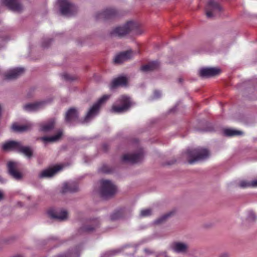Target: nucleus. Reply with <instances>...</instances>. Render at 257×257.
I'll use <instances>...</instances> for the list:
<instances>
[{
  "instance_id": "f257e3e1",
  "label": "nucleus",
  "mask_w": 257,
  "mask_h": 257,
  "mask_svg": "<svg viewBox=\"0 0 257 257\" xmlns=\"http://www.w3.org/2000/svg\"><path fill=\"white\" fill-rule=\"evenodd\" d=\"M109 97L108 95H104L98 101L94 104L89 109L85 116L83 119H79V112L74 107L70 108L66 112L65 119L68 123L78 121L81 123L89 122L98 113L101 105L105 102Z\"/></svg>"
},
{
  "instance_id": "f03ea898",
  "label": "nucleus",
  "mask_w": 257,
  "mask_h": 257,
  "mask_svg": "<svg viewBox=\"0 0 257 257\" xmlns=\"http://www.w3.org/2000/svg\"><path fill=\"white\" fill-rule=\"evenodd\" d=\"M139 24L136 22H127L122 27H117L114 28L110 33L113 36L119 37H123L131 32H134L135 34L138 33Z\"/></svg>"
},
{
  "instance_id": "7ed1b4c3",
  "label": "nucleus",
  "mask_w": 257,
  "mask_h": 257,
  "mask_svg": "<svg viewBox=\"0 0 257 257\" xmlns=\"http://www.w3.org/2000/svg\"><path fill=\"white\" fill-rule=\"evenodd\" d=\"M189 164L194 163L207 158L209 155V152L206 149L198 148L196 149H189L186 151Z\"/></svg>"
},
{
  "instance_id": "20e7f679",
  "label": "nucleus",
  "mask_w": 257,
  "mask_h": 257,
  "mask_svg": "<svg viewBox=\"0 0 257 257\" xmlns=\"http://www.w3.org/2000/svg\"><path fill=\"white\" fill-rule=\"evenodd\" d=\"M132 104L130 97L122 95L117 100L116 103L112 105L111 111L115 113H122L128 110Z\"/></svg>"
},
{
  "instance_id": "39448f33",
  "label": "nucleus",
  "mask_w": 257,
  "mask_h": 257,
  "mask_svg": "<svg viewBox=\"0 0 257 257\" xmlns=\"http://www.w3.org/2000/svg\"><path fill=\"white\" fill-rule=\"evenodd\" d=\"M100 195L103 198L113 196L117 190L116 187L109 180H102L100 181Z\"/></svg>"
},
{
  "instance_id": "423d86ee",
  "label": "nucleus",
  "mask_w": 257,
  "mask_h": 257,
  "mask_svg": "<svg viewBox=\"0 0 257 257\" xmlns=\"http://www.w3.org/2000/svg\"><path fill=\"white\" fill-rule=\"evenodd\" d=\"M60 11L62 15L72 16L76 13L77 9L68 0H59Z\"/></svg>"
},
{
  "instance_id": "0eeeda50",
  "label": "nucleus",
  "mask_w": 257,
  "mask_h": 257,
  "mask_svg": "<svg viewBox=\"0 0 257 257\" xmlns=\"http://www.w3.org/2000/svg\"><path fill=\"white\" fill-rule=\"evenodd\" d=\"M8 171L9 175L16 180H20L23 175L19 171V164L17 162L10 161L7 163Z\"/></svg>"
},
{
  "instance_id": "6e6552de",
  "label": "nucleus",
  "mask_w": 257,
  "mask_h": 257,
  "mask_svg": "<svg viewBox=\"0 0 257 257\" xmlns=\"http://www.w3.org/2000/svg\"><path fill=\"white\" fill-rule=\"evenodd\" d=\"M221 9V7L218 3L213 0H208L206 9V15L207 18H212L217 13L220 12Z\"/></svg>"
},
{
  "instance_id": "1a4fd4ad",
  "label": "nucleus",
  "mask_w": 257,
  "mask_h": 257,
  "mask_svg": "<svg viewBox=\"0 0 257 257\" xmlns=\"http://www.w3.org/2000/svg\"><path fill=\"white\" fill-rule=\"evenodd\" d=\"M48 214L51 218L60 221L64 220L66 219L68 217V212L64 210L50 208L48 211Z\"/></svg>"
},
{
  "instance_id": "9d476101",
  "label": "nucleus",
  "mask_w": 257,
  "mask_h": 257,
  "mask_svg": "<svg viewBox=\"0 0 257 257\" xmlns=\"http://www.w3.org/2000/svg\"><path fill=\"white\" fill-rule=\"evenodd\" d=\"M143 153L141 151L137 154L124 155L122 157V161L134 164L140 162L143 159Z\"/></svg>"
},
{
  "instance_id": "9b49d317",
  "label": "nucleus",
  "mask_w": 257,
  "mask_h": 257,
  "mask_svg": "<svg viewBox=\"0 0 257 257\" xmlns=\"http://www.w3.org/2000/svg\"><path fill=\"white\" fill-rule=\"evenodd\" d=\"M100 225V221L97 218L90 219L87 222V224L80 228L81 232H91L95 230Z\"/></svg>"
},
{
  "instance_id": "f8f14e48",
  "label": "nucleus",
  "mask_w": 257,
  "mask_h": 257,
  "mask_svg": "<svg viewBox=\"0 0 257 257\" xmlns=\"http://www.w3.org/2000/svg\"><path fill=\"white\" fill-rule=\"evenodd\" d=\"M3 3L13 11L19 13L23 10V6L19 0H3Z\"/></svg>"
},
{
  "instance_id": "ddd939ff",
  "label": "nucleus",
  "mask_w": 257,
  "mask_h": 257,
  "mask_svg": "<svg viewBox=\"0 0 257 257\" xmlns=\"http://www.w3.org/2000/svg\"><path fill=\"white\" fill-rule=\"evenodd\" d=\"M220 69L215 68H203L200 70L199 75L204 78L216 76L219 74Z\"/></svg>"
},
{
  "instance_id": "4468645a",
  "label": "nucleus",
  "mask_w": 257,
  "mask_h": 257,
  "mask_svg": "<svg viewBox=\"0 0 257 257\" xmlns=\"http://www.w3.org/2000/svg\"><path fill=\"white\" fill-rule=\"evenodd\" d=\"M133 56V52L131 50L122 52L115 56L114 62L115 63L119 64L130 59Z\"/></svg>"
},
{
  "instance_id": "2eb2a0df",
  "label": "nucleus",
  "mask_w": 257,
  "mask_h": 257,
  "mask_svg": "<svg viewBox=\"0 0 257 257\" xmlns=\"http://www.w3.org/2000/svg\"><path fill=\"white\" fill-rule=\"evenodd\" d=\"M25 71L23 68H16L9 70L5 74L6 80L15 79L21 76Z\"/></svg>"
},
{
  "instance_id": "dca6fc26",
  "label": "nucleus",
  "mask_w": 257,
  "mask_h": 257,
  "mask_svg": "<svg viewBox=\"0 0 257 257\" xmlns=\"http://www.w3.org/2000/svg\"><path fill=\"white\" fill-rule=\"evenodd\" d=\"M46 103V101L36 102L26 104L24 106V109L28 111H35L43 108Z\"/></svg>"
},
{
  "instance_id": "f3484780",
  "label": "nucleus",
  "mask_w": 257,
  "mask_h": 257,
  "mask_svg": "<svg viewBox=\"0 0 257 257\" xmlns=\"http://www.w3.org/2000/svg\"><path fill=\"white\" fill-rule=\"evenodd\" d=\"M117 15V12L114 9H106L103 12L98 14L97 19L102 18L105 20L109 19L115 17Z\"/></svg>"
},
{
  "instance_id": "a211bd4d",
  "label": "nucleus",
  "mask_w": 257,
  "mask_h": 257,
  "mask_svg": "<svg viewBox=\"0 0 257 257\" xmlns=\"http://www.w3.org/2000/svg\"><path fill=\"white\" fill-rule=\"evenodd\" d=\"M127 83V79L125 76H119L112 80L110 84V89H114L118 86H125Z\"/></svg>"
},
{
  "instance_id": "6ab92c4d",
  "label": "nucleus",
  "mask_w": 257,
  "mask_h": 257,
  "mask_svg": "<svg viewBox=\"0 0 257 257\" xmlns=\"http://www.w3.org/2000/svg\"><path fill=\"white\" fill-rule=\"evenodd\" d=\"M62 168V167L61 166L57 165L53 168L45 170L42 171L41 173L39 174V178H43L46 177H51L55 174V173H56L58 171L61 170Z\"/></svg>"
},
{
  "instance_id": "aec40b11",
  "label": "nucleus",
  "mask_w": 257,
  "mask_h": 257,
  "mask_svg": "<svg viewBox=\"0 0 257 257\" xmlns=\"http://www.w3.org/2000/svg\"><path fill=\"white\" fill-rule=\"evenodd\" d=\"M21 142L15 141H10L4 143L2 146V149L5 151L15 150L18 151L20 147Z\"/></svg>"
},
{
  "instance_id": "412c9836",
  "label": "nucleus",
  "mask_w": 257,
  "mask_h": 257,
  "mask_svg": "<svg viewBox=\"0 0 257 257\" xmlns=\"http://www.w3.org/2000/svg\"><path fill=\"white\" fill-rule=\"evenodd\" d=\"M78 190V185L75 183H64L61 189V192L65 193L67 192H74Z\"/></svg>"
},
{
  "instance_id": "4be33fe9",
  "label": "nucleus",
  "mask_w": 257,
  "mask_h": 257,
  "mask_svg": "<svg viewBox=\"0 0 257 257\" xmlns=\"http://www.w3.org/2000/svg\"><path fill=\"white\" fill-rule=\"evenodd\" d=\"M159 66L160 63L158 61H152L143 65L141 67V70L143 72L151 71L157 69Z\"/></svg>"
},
{
  "instance_id": "5701e85b",
  "label": "nucleus",
  "mask_w": 257,
  "mask_h": 257,
  "mask_svg": "<svg viewBox=\"0 0 257 257\" xmlns=\"http://www.w3.org/2000/svg\"><path fill=\"white\" fill-rule=\"evenodd\" d=\"M18 152L23 154L28 158H31L33 156V151L30 147L23 146L22 143H20L19 148Z\"/></svg>"
},
{
  "instance_id": "b1692460",
  "label": "nucleus",
  "mask_w": 257,
  "mask_h": 257,
  "mask_svg": "<svg viewBox=\"0 0 257 257\" xmlns=\"http://www.w3.org/2000/svg\"><path fill=\"white\" fill-rule=\"evenodd\" d=\"M32 127V125L30 123L25 125H19L17 123H14L12 126L13 130L16 132H24L28 131Z\"/></svg>"
},
{
  "instance_id": "393cba45",
  "label": "nucleus",
  "mask_w": 257,
  "mask_h": 257,
  "mask_svg": "<svg viewBox=\"0 0 257 257\" xmlns=\"http://www.w3.org/2000/svg\"><path fill=\"white\" fill-rule=\"evenodd\" d=\"M62 136L61 131L58 132L56 135L51 137H44L41 138V140L44 142H54L60 139Z\"/></svg>"
},
{
  "instance_id": "a878e982",
  "label": "nucleus",
  "mask_w": 257,
  "mask_h": 257,
  "mask_svg": "<svg viewBox=\"0 0 257 257\" xmlns=\"http://www.w3.org/2000/svg\"><path fill=\"white\" fill-rule=\"evenodd\" d=\"M187 245L183 243L175 242L173 245V249L178 252H185L187 249Z\"/></svg>"
},
{
  "instance_id": "bb28decb",
  "label": "nucleus",
  "mask_w": 257,
  "mask_h": 257,
  "mask_svg": "<svg viewBox=\"0 0 257 257\" xmlns=\"http://www.w3.org/2000/svg\"><path fill=\"white\" fill-rule=\"evenodd\" d=\"M55 120L54 118H52L46 124L42 126V130L43 131L47 132L54 128Z\"/></svg>"
},
{
  "instance_id": "cd10ccee",
  "label": "nucleus",
  "mask_w": 257,
  "mask_h": 257,
  "mask_svg": "<svg viewBox=\"0 0 257 257\" xmlns=\"http://www.w3.org/2000/svg\"><path fill=\"white\" fill-rule=\"evenodd\" d=\"M223 133L225 136L228 137L238 136L242 134L241 131L232 129H225L224 130Z\"/></svg>"
},
{
  "instance_id": "c85d7f7f",
  "label": "nucleus",
  "mask_w": 257,
  "mask_h": 257,
  "mask_svg": "<svg viewBox=\"0 0 257 257\" xmlns=\"http://www.w3.org/2000/svg\"><path fill=\"white\" fill-rule=\"evenodd\" d=\"M123 209H120L119 210H117L115 211L113 214H112L110 216V219L111 220H115L118 219H119L123 217Z\"/></svg>"
},
{
  "instance_id": "c756f323",
  "label": "nucleus",
  "mask_w": 257,
  "mask_h": 257,
  "mask_svg": "<svg viewBox=\"0 0 257 257\" xmlns=\"http://www.w3.org/2000/svg\"><path fill=\"white\" fill-rule=\"evenodd\" d=\"M173 213H174L173 211H170V212L164 214V215H163L162 216H161V217H160L159 218H158L155 220V224H161V223L164 222L166 220V219L168 217L172 216V214H173Z\"/></svg>"
},
{
  "instance_id": "7c9ffc66",
  "label": "nucleus",
  "mask_w": 257,
  "mask_h": 257,
  "mask_svg": "<svg viewBox=\"0 0 257 257\" xmlns=\"http://www.w3.org/2000/svg\"><path fill=\"white\" fill-rule=\"evenodd\" d=\"M239 186L242 188L247 187H257V180L253 181L251 182H246L245 181H242L239 183Z\"/></svg>"
},
{
  "instance_id": "2f4dec72",
  "label": "nucleus",
  "mask_w": 257,
  "mask_h": 257,
  "mask_svg": "<svg viewBox=\"0 0 257 257\" xmlns=\"http://www.w3.org/2000/svg\"><path fill=\"white\" fill-rule=\"evenodd\" d=\"M77 256V252H74L72 250H69L64 254L57 255L54 257H76Z\"/></svg>"
},
{
  "instance_id": "473e14b6",
  "label": "nucleus",
  "mask_w": 257,
  "mask_h": 257,
  "mask_svg": "<svg viewBox=\"0 0 257 257\" xmlns=\"http://www.w3.org/2000/svg\"><path fill=\"white\" fill-rule=\"evenodd\" d=\"M256 216L252 211L248 212L247 220L250 222H254L256 220Z\"/></svg>"
},
{
  "instance_id": "72a5a7b5",
  "label": "nucleus",
  "mask_w": 257,
  "mask_h": 257,
  "mask_svg": "<svg viewBox=\"0 0 257 257\" xmlns=\"http://www.w3.org/2000/svg\"><path fill=\"white\" fill-rule=\"evenodd\" d=\"M100 171L104 173H110L112 172V169L107 165H103L101 167Z\"/></svg>"
},
{
  "instance_id": "f704fd0d",
  "label": "nucleus",
  "mask_w": 257,
  "mask_h": 257,
  "mask_svg": "<svg viewBox=\"0 0 257 257\" xmlns=\"http://www.w3.org/2000/svg\"><path fill=\"white\" fill-rule=\"evenodd\" d=\"M152 213V210L150 209H146L142 210L141 211V216L142 217H146L150 215Z\"/></svg>"
},
{
  "instance_id": "c9c22d12",
  "label": "nucleus",
  "mask_w": 257,
  "mask_h": 257,
  "mask_svg": "<svg viewBox=\"0 0 257 257\" xmlns=\"http://www.w3.org/2000/svg\"><path fill=\"white\" fill-rule=\"evenodd\" d=\"M63 78L66 80H73L74 78L71 77L69 74L67 73H64L62 75Z\"/></svg>"
},
{
  "instance_id": "e433bc0d",
  "label": "nucleus",
  "mask_w": 257,
  "mask_h": 257,
  "mask_svg": "<svg viewBox=\"0 0 257 257\" xmlns=\"http://www.w3.org/2000/svg\"><path fill=\"white\" fill-rule=\"evenodd\" d=\"M157 257H167V252L166 251H162L159 253Z\"/></svg>"
},
{
  "instance_id": "4c0bfd02",
  "label": "nucleus",
  "mask_w": 257,
  "mask_h": 257,
  "mask_svg": "<svg viewBox=\"0 0 257 257\" xmlns=\"http://www.w3.org/2000/svg\"><path fill=\"white\" fill-rule=\"evenodd\" d=\"M161 95V93L159 91H157V90H156L154 92V96L156 97V98H158Z\"/></svg>"
},
{
  "instance_id": "58836bf2",
  "label": "nucleus",
  "mask_w": 257,
  "mask_h": 257,
  "mask_svg": "<svg viewBox=\"0 0 257 257\" xmlns=\"http://www.w3.org/2000/svg\"><path fill=\"white\" fill-rule=\"evenodd\" d=\"M229 254L226 252L221 254L219 256V257H229Z\"/></svg>"
},
{
  "instance_id": "ea45409f",
  "label": "nucleus",
  "mask_w": 257,
  "mask_h": 257,
  "mask_svg": "<svg viewBox=\"0 0 257 257\" xmlns=\"http://www.w3.org/2000/svg\"><path fill=\"white\" fill-rule=\"evenodd\" d=\"M116 252V251H115V250H111V251H109L108 252V253L110 254H115Z\"/></svg>"
},
{
  "instance_id": "a19ab883",
  "label": "nucleus",
  "mask_w": 257,
  "mask_h": 257,
  "mask_svg": "<svg viewBox=\"0 0 257 257\" xmlns=\"http://www.w3.org/2000/svg\"><path fill=\"white\" fill-rule=\"evenodd\" d=\"M42 46H43V47H47L48 46V45L45 44V42H44L42 43Z\"/></svg>"
},
{
  "instance_id": "79ce46f5",
  "label": "nucleus",
  "mask_w": 257,
  "mask_h": 257,
  "mask_svg": "<svg viewBox=\"0 0 257 257\" xmlns=\"http://www.w3.org/2000/svg\"><path fill=\"white\" fill-rule=\"evenodd\" d=\"M103 149L105 151H106V150H107V145L104 144V145H103Z\"/></svg>"
},
{
  "instance_id": "37998d69",
  "label": "nucleus",
  "mask_w": 257,
  "mask_h": 257,
  "mask_svg": "<svg viewBox=\"0 0 257 257\" xmlns=\"http://www.w3.org/2000/svg\"><path fill=\"white\" fill-rule=\"evenodd\" d=\"M3 197V193L0 191V200L2 199Z\"/></svg>"
},
{
  "instance_id": "c03bdc74",
  "label": "nucleus",
  "mask_w": 257,
  "mask_h": 257,
  "mask_svg": "<svg viewBox=\"0 0 257 257\" xmlns=\"http://www.w3.org/2000/svg\"><path fill=\"white\" fill-rule=\"evenodd\" d=\"M51 39H48V40H47V43H50V42H51Z\"/></svg>"
},
{
  "instance_id": "a18cd8bd",
  "label": "nucleus",
  "mask_w": 257,
  "mask_h": 257,
  "mask_svg": "<svg viewBox=\"0 0 257 257\" xmlns=\"http://www.w3.org/2000/svg\"><path fill=\"white\" fill-rule=\"evenodd\" d=\"M13 257H22V256L19 255H16V256H13Z\"/></svg>"
},
{
  "instance_id": "49530a36",
  "label": "nucleus",
  "mask_w": 257,
  "mask_h": 257,
  "mask_svg": "<svg viewBox=\"0 0 257 257\" xmlns=\"http://www.w3.org/2000/svg\"><path fill=\"white\" fill-rule=\"evenodd\" d=\"M179 81L180 82H181L182 81V79L181 78H179Z\"/></svg>"
}]
</instances>
